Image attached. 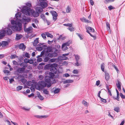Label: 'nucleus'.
I'll use <instances>...</instances> for the list:
<instances>
[{
	"label": "nucleus",
	"mask_w": 125,
	"mask_h": 125,
	"mask_svg": "<svg viewBox=\"0 0 125 125\" xmlns=\"http://www.w3.org/2000/svg\"><path fill=\"white\" fill-rule=\"evenodd\" d=\"M115 0H105L104 2L105 4H107L109 2H114Z\"/></svg>",
	"instance_id": "34"
},
{
	"label": "nucleus",
	"mask_w": 125,
	"mask_h": 125,
	"mask_svg": "<svg viewBox=\"0 0 125 125\" xmlns=\"http://www.w3.org/2000/svg\"><path fill=\"white\" fill-rule=\"evenodd\" d=\"M32 14L34 17H37L39 16V14L38 12H35L33 11L32 12Z\"/></svg>",
	"instance_id": "22"
},
{
	"label": "nucleus",
	"mask_w": 125,
	"mask_h": 125,
	"mask_svg": "<svg viewBox=\"0 0 125 125\" xmlns=\"http://www.w3.org/2000/svg\"><path fill=\"white\" fill-rule=\"evenodd\" d=\"M22 37V36L21 35H19L18 34H16V36L15 38V40H18L20 39Z\"/></svg>",
	"instance_id": "23"
},
{
	"label": "nucleus",
	"mask_w": 125,
	"mask_h": 125,
	"mask_svg": "<svg viewBox=\"0 0 125 125\" xmlns=\"http://www.w3.org/2000/svg\"><path fill=\"white\" fill-rule=\"evenodd\" d=\"M18 57V56H17L16 55L14 54L11 55L10 58L11 59H13L15 58L16 57Z\"/></svg>",
	"instance_id": "43"
},
{
	"label": "nucleus",
	"mask_w": 125,
	"mask_h": 125,
	"mask_svg": "<svg viewBox=\"0 0 125 125\" xmlns=\"http://www.w3.org/2000/svg\"><path fill=\"white\" fill-rule=\"evenodd\" d=\"M63 25L65 26L69 27H71L72 26V24L68 23L67 24H64Z\"/></svg>",
	"instance_id": "36"
},
{
	"label": "nucleus",
	"mask_w": 125,
	"mask_h": 125,
	"mask_svg": "<svg viewBox=\"0 0 125 125\" xmlns=\"http://www.w3.org/2000/svg\"><path fill=\"white\" fill-rule=\"evenodd\" d=\"M26 79L24 78H22L21 80V81L23 83H25L26 82Z\"/></svg>",
	"instance_id": "58"
},
{
	"label": "nucleus",
	"mask_w": 125,
	"mask_h": 125,
	"mask_svg": "<svg viewBox=\"0 0 125 125\" xmlns=\"http://www.w3.org/2000/svg\"><path fill=\"white\" fill-rule=\"evenodd\" d=\"M114 110L116 112L118 113L120 112V108L119 107H115L114 108Z\"/></svg>",
	"instance_id": "30"
},
{
	"label": "nucleus",
	"mask_w": 125,
	"mask_h": 125,
	"mask_svg": "<svg viewBox=\"0 0 125 125\" xmlns=\"http://www.w3.org/2000/svg\"><path fill=\"white\" fill-rule=\"evenodd\" d=\"M52 53L53 55V57H55L57 56L58 55V54L57 52H54L53 53Z\"/></svg>",
	"instance_id": "62"
},
{
	"label": "nucleus",
	"mask_w": 125,
	"mask_h": 125,
	"mask_svg": "<svg viewBox=\"0 0 125 125\" xmlns=\"http://www.w3.org/2000/svg\"><path fill=\"white\" fill-rule=\"evenodd\" d=\"M32 30V28L31 26H30L27 28L24 29V30L25 32L27 33H30L31 32Z\"/></svg>",
	"instance_id": "11"
},
{
	"label": "nucleus",
	"mask_w": 125,
	"mask_h": 125,
	"mask_svg": "<svg viewBox=\"0 0 125 125\" xmlns=\"http://www.w3.org/2000/svg\"><path fill=\"white\" fill-rule=\"evenodd\" d=\"M46 0H39L40 2V5L43 8H44L47 7L48 5L47 3L44 1Z\"/></svg>",
	"instance_id": "8"
},
{
	"label": "nucleus",
	"mask_w": 125,
	"mask_h": 125,
	"mask_svg": "<svg viewBox=\"0 0 125 125\" xmlns=\"http://www.w3.org/2000/svg\"><path fill=\"white\" fill-rule=\"evenodd\" d=\"M38 42V38H36L34 40V43L33 44V46H36Z\"/></svg>",
	"instance_id": "28"
},
{
	"label": "nucleus",
	"mask_w": 125,
	"mask_h": 125,
	"mask_svg": "<svg viewBox=\"0 0 125 125\" xmlns=\"http://www.w3.org/2000/svg\"><path fill=\"white\" fill-rule=\"evenodd\" d=\"M59 59L60 60H62L67 59L68 58L67 57H64L62 55V56H59Z\"/></svg>",
	"instance_id": "27"
},
{
	"label": "nucleus",
	"mask_w": 125,
	"mask_h": 125,
	"mask_svg": "<svg viewBox=\"0 0 125 125\" xmlns=\"http://www.w3.org/2000/svg\"><path fill=\"white\" fill-rule=\"evenodd\" d=\"M108 8L109 10H111L112 9H115V8L112 5H110L108 7Z\"/></svg>",
	"instance_id": "44"
},
{
	"label": "nucleus",
	"mask_w": 125,
	"mask_h": 125,
	"mask_svg": "<svg viewBox=\"0 0 125 125\" xmlns=\"http://www.w3.org/2000/svg\"><path fill=\"white\" fill-rule=\"evenodd\" d=\"M42 61V59L41 58H38L37 60V61L38 62H40Z\"/></svg>",
	"instance_id": "61"
},
{
	"label": "nucleus",
	"mask_w": 125,
	"mask_h": 125,
	"mask_svg": "<svg viewBox=\"0 0 125 125\" xmlns=\"http://www.w3.org/2000/svg\"><path fill=\"white\" fill-rule=\"evenodd\" d=\"M117 83H116L117 87L119 91L121 90V83L119 80H117Z\"/></svg>",
	"instance_id": "12"
},
{
	"label": "nucleus",
	"mask_w": 125,
	"mask_h": 125,
	"mask_svg": "<svg viewBox=\"0 0 125 125\" xmlns=\"http://www.w3.org/2000/svg\"><path fill=\"white\" fill-rule=\"evenodd\" d=\"M104 63H102L101 64V69L102 71L103 72H104Z\"/></svg>",
	"instance_id": "33"
},
{
	"label": "nucleus",
	"mask_w": 125,
	"mask_h": 125,
	"mask_svg": "<svg viewBox=\"0 0 125 125\" xmlns=\"http://www.w3.org/2000/svg\"><path fill=\"white\" fill-rule=\"evenodd\" d=\"M67 29L71 31L72 32L73 31L74 28L72 27H69L67 28Z\"/></svg>",
	"instance_id": "50"
},
{
	"label": "nucleus",
	"mask_w": 125,
	"mask_h": 125,
	"mask_svg": "<svg viewBox=\"0 0 125 125\" xmlns=\"http://www.w3.org/2000/svg\"><path fill=\"white\" fill-rule=\"evenodd\" d=\"M52 66L50 68V71L52 72L54 74H56L57 72V69L56 67L57 66V64L54 63L52 64Z\"/></svg>",
	"instance_id": "6"
},
{
	"label": "nucleus",
	"mask_w": 125,
	"mask_h": 125,
	"mask_svg": "<svg viewBox=\"0 0 125 125\" xmlns=\"http://www.w3.org/2000/svg\"><path fill=\"white\" fill-rule=\"evenodd\" d=\"M41 18L45 22V20L46 19L44 15L43 14H42L41 15Z\"/></svg>",
	"instance_id": "42"
},
{
	"label": "nucleus",
	"mask_w": 125,
	"mask_h": 125,
	"mask_svg": "<svg viewBox=\"0 0 125 125\" xmlns=\"http://www.w3.org/2000/svg\"><path fill=\"white\" fill-rule=\"evenodd\" d=\"M38 96L40 100H42L44 99L43 96H42L40 93L38 94Z\"/></svg>",
	"instance_id": "35"
},
{
	"label": "nucleus",
	"mask_w": 125,
	"mask_h": 125,
	"mask_svg": "<svg viewBox=\"0 0 125 125\" xmlns=\"http://www.w3.org/2000/svg\"><path fill=\"white\" fill-rule=\"evenodd\" d=\"M80 20L82 22H84L85 23H91V21H89L87 19H86L85 18L83 17L80 19Z\"/></svg>",
	"instance_id": "15"
},
{
	"label": "nucleus",
	"mask_w": 125,
	"mask_h": 125,
	"mask_svg": "<svg viewBox=\"0 0 125 125\" xmlns=\"http://www.w3.org/2000/svg\"><path fill=\"white\" fill-rule=\"evenodd\" d=\"M105 79L107 81L109 80L110 79V76L109 74L106 72H105Z\"/></svg>",
	"instance_id": "25"
},
{
	"label": "nucleus",
	"mask_w": 125,
	"mask_h": 125,
	"mask_svg": "<svg viewBox=\"0 0 125 125\" xmlns=\"http://www.w3.org/2000/svg\"><path fill=\"white\" fill-rule=\"evenodd\" d=\"M47 57L49 58L53 57V55L52 53H49L47 55Z\"/></svg>",
	"instance_id": "47"
},
{
	"label": "nucleus",
	"mask_w": 125,
	"mask_h": 125,
	"mask_svg": "<svg viewBox=\"0 0 125 125\" xmlns=\"http://www.w3.org/2000/svg\"><path fill=\"white\" fill-rule=\"evenodd\" d=\"M47 83L43 81H39L38 84V89L39 90H42L46 86H47Z\"/></svg>",
	"instance_id": "3"
},
{
	"label": "nucleus",
	"mask_w": 125,
	"mask_h": 125,
	"mask_svg": "<svg viewBox=\"0 0 125 125\" xmlns=\"http://www.w3.org/2000/svg\"><path fill=\"white\" fill-rule=\"evenodd\" d=\"M3 72L5 73H6L7 74L10 73V72L8 70H4Z\"/></svg>",
	"instance_id": "52"
},
{
	"label": "nucleus",
	"mask_w": 125,
	"mask_h": 125,
	"mask_svg": "<svg viewBox=\"0 0 125 125\" xmlns=\"http://www.w3.org/2000/svg\"><path fill=\"white\" fill-rule=\"evenodd\" d=\"M11 23L12 24L15 25H17V23L16 21L14 20H12L11 21Z\"/></svg>",
	"instance_id": "40"
},
{
	"label": "nucleus",
	"mask_w": 125,
	"mask_h": 125,
	"mask_svg": "<svg viewBox=\"0 0 125 125\" xmlns=\"http://www.w3.org/2000/svg\"><path fill=\"white\" fill-rule=\"evenodd\" d=\"M10 28L13 31H19L21 30V27L20 26H19L18 27L16 25L15 26H12Z\"/></svg>",
	"instance_id": "9"
},
{
	"label": "nucleus",
	"mask_w": 125,
	"mask_h": 125,
	"mask_svg": "<svg viewBox=\"0 0 125 125\" xmlns=\"http://www.w3.org/2000/svg\"><path fill=\"white\" fill-rule=\"evenodd\" d=\"M6 32L7 35H10L12 34V32L9 28H7L1 30L0 32V39H2L5 36Z\"/></svg>",
	"instance_id": "2"
},
{
	"label": "nucleus",
	"mask_w": 125,
	"mask_h": 125,
	"mask_svg": "<svg viewBox=\"0 0 125 125\" xmlns=\"http://www.w3.org/2000/svg\"><path fill=\"white\" fill-rule=\"evenodd\" d=\"M120 96L123 99L125 98V96L123 95V94L121 93H120Z\"/></svg>",
	"instance_id": "57"
},
{
	"label": "nucleus",
	"mask_w": 125,
	"mask_h": 125,
	"mask_svg": "<svg viewBox=\"0 0 125 125\" xmlns=\"http://www.w3.org/2000/svg\"><path fill=\"white\" fill-rule=\"evenodd\" d=\"M83 104L85 106H87L88 105V103L84 100L83 102Z\"/></svg>",
	"instance_id": "38"
},
{
	"label": "nucleus",
	"mask_w": 125,
	"mask_h": 125,
	"mask_svg": "<svg viewBox=\"0 0 125 125\" xmlns=\"http://www.w3.org/2000/svg\"><path fill=\"white\" fill-rule=\"evenodd\" d=\"M8 42L6 41H2L1 42V46L2 47H4L8 45Z\"/></svg>",
	"instance_id": "29"
},
{
	"label": "nucleus",
	"mask_w": 125,
	"mask_h": 125,
	"mask_svg": "<svg viewBox=\"0 0 125 125\" xmlns=\"http://www.w3.org/2000/svg\"><path fill=\"white\" fill-rule=\"evenodd\" d=\"M45 33L47 37H49L51 38H53V36L51 34L49 33L48 32H45Z\"/></svg>",
	"instance_id": "31"
},
{
	"label": "nucleus",
	"mask_w": 125,
	"mask_h": 125,
	"mask_svg": "<svg viewBox=\"0 0 125 125\" xmlns=\"http://www.w3.org/2000/svg\"><path fill=\"white\" fill-rule=\"evenodd\" d=\"M76 34L80 38L81 40H82L83 39V36L82 35L80 34L79 33H77Z\"/></svg>",
	"instance_id": "46"
},
{
	"label": "nucleus",
	"mask_w": 125,
	"mask_h": 125,
	"mask_svg": "<svg viewBox=\"0 0 125 125\" xmlns=\"http://www.w3.org/2000/svg\"><path fill=\"white\" fill-rule=\"evenodd\" d=\"M101 101L105 103L106 102V100L105 99H103L102 98H100Z\"/></svg>",
	"instance_id": "63"
},
{
	"label": "nucleus",
	"mask_w": 125,
	"mask_h": 125,
	"mask_svg": "<svg viewBox=\"0 0 125 125\" xmlns=\"http://www.w3.org/2000/svg\"><path fill=\"white\" fill-rule=\"evenodd\" d=\"M50 12L51 13L53 16V20L54 21H55L57 19V17L58 16L57 13L54 10L50 11Z\"/></svg>",
	"instance_id": "7"
},
{
	"label": "nucleus",
	"mask_w": 125,
	"mask_h": 125,
	"mask_svg": "<svg viewBox=\"0 0 125 125\" xmlns=\"http://www.w3.org/2000/svg\"><path fill=\"white\" fill-rule=\"evenodd\" d=\"M55 48L59 49H60L61 47L59 45H56L55 46Z\"/></svg>",
	"instance_id": "64"
},
{
	"label": "nucleus",
	"mask_w": 125,
	"mask_h": 125,
	"mask_svg": "<svg viewBox=\"0 0 125 125\" xmlns=\"http://www.w3.org/2000/svg\"><path fill=\"white\" fill-rule=\"evenodd\" d=\"M62 50L64 51L67 50L68 49V48L67 47V46H65V47H63V48H62Z\"/></svg>",
	"instance_id": "59"
},
{
	"label": "nucleus",
	"mask_w": 125,
	"mask_h": 125,
	"mask_svg": "<svg viewBox=\"0 0 125 125\" xmlns=\"http://www.w3.org/2000/svg\"><path fill=\"white\" fill-rule=\"evenodd\" d=\"M119 94H117V97L115 98V99L117 100V101H119Z\"/></svg>",
	"instance_id": "60"
},
{
	"label": "nucleus",
	"mask_w": 125,
	"mask_h": 125,
	"mask_svg": "<svg viewBox=\"0 0 125 125\" xmlns=\"http://www.w3.org/2000/svg\"><path fill=\"white\" fill-rule=\"evenodd\" d=\"M44 80L45 82L47 83V87L49 88L51 86V80L50 77L48 75L44 77Z\"/></svg>",
	"instance_id": "5"
},
{
	"label": "nucleus",
	"mask_w": 125,
	"mask_h": 125,
	"mask_svg": "<svg viewBox=\"0 0 125 125\" xmlns=\"http://www.w3.org/2000/svg\"><path fill=\"white\" fill-rule=\"evenodd\" d=\"M78 71L77 70H74L73 71V73L74 74H77L78 73Z\"/></svg>",
	"instance_id": "55"
},
{
	"label": "nucleus",
	"mask_w": 125,
	"mask_h": 125,
	"mask_svg": "<svg viewBox=\"0 0 125 125\" xmlns=\"http://www.w3.org/2000/svg\"><path fill=\"white\" fill-rule=\"evenodd\" d=\"M75 58L76 61L77 62L80 59V56L78 55H77L75 56Z\"/></svg>",
	"instance_id": "49"
},
{
	"label": "nucleus",
	"mask_w": 125,
	"mask_h": 125,
	"mask_svg": "<svg viewBox=\"0 0 125 125\" xmlns=\"http://www.w3.org/2000/svg\"><path fill=\"white\" fill-rule=\"evenodd\" d=\"M36 10L37 12L39 13H41L43 11L42 9L40 7H36Z\"/></svg>",
	"instance_id": "19"
},
{
	"label": "nucleus",
	"mask_w": 125,
	"mask_h": 125,
	"mask_svg": "<svg viewBox=\"0 0 125 125\" xmlns=\"http://www.w3.org/2000/svg\"><path fill=\"white\" fill-rule=\"evenodd\" d=\"M34 117L39 118H47L48 116L47 115H34Z\"/></svg>",
	"instance_id": "20"
},
{
	"label": "nucleus",
	"mask_w": 125,
	"mask_h": 125,
	"mask_svg": "<svg viewBox=\"0 0 125 125\" xmlns=\"http://www.w3.org/2000/svg\"><path fill=\"white\" fill-rule=\"evenodd\" d=\"M56 60V59L55 58H52L50 59L49 60L50 62H55Z\"/></svg>",
	"instance_id": "45"
},
{
	"label": "nucleus",
	"mask_w": 125,
	"mask_h": 125,
	"mask_svg": "<svg viewBox=\"0 0 125 125\" xmlns=\"http://www.w3.org/2000/svg\"><path fill=\"white\" fill-rule=\"evenodd\" d=\"M43 43H40L39 44H38L37 45L38 46H39L37 47L36 49L38 51H42V47L40 46V44L41 45H43Z\"/></svg>",
	"instance_id": "17"
},
{
	"label": "nucleus",
	"mask_w": 125,
	"mask_h": 125,
	"mask_svg": "<svg viewBox=\"0 0 125 125\" xmlns=\"http://www.w3.org/2000/svg\"><path fill=\"white\" fill-rule=\"evenodd\" d=\"M18 47L20 49H22L23 51L25 50L26 48V46L22 43L19 44L18 46Z\"/></svg>",
	"instance_id": "10"
},
{
	"label": "nucleus",
	"mask_w": 125,
	"mask_h": 125,
	"mask_svg": "<svg viewBox=\"0 0 125 125\" xmlns=\"http://www.w3.org/2000/svg\"><path fill=\"white\" fill-rule=\"evenodd\" d=\"M106 28L108 30H110V25L109 23L108 22H107L106 23Z\"/></svg>",
	"instance_id": "37"
},
{
	"label": "nucleus",
	"mask_w": 125,
	"mask_h": 125,
	"mask_svg": "<svg viewBox=\"0 0 125 125\" xmlns=\"http://www.w3.org/2000/svg\"><path fill=\"white\" fill-rule=\"evenodd\" d=\"M71 9L69 6H67L66 9V12L67 13H68L70 12Z\"/></svg>",
	"instance_id": "39"
},
{
	"label": "nucleus",
	"mask_w": 125,
	"mask_h": 125,
	"mask_svg": "<svg viewBox=\"0 0 125 125\" xmlns=\"http://www.w3.org/2000/svg\"><path fill=\"white\" fill-rule=\"evenodd\" d=\"M25 56L27 58H29L30 57V54L26 52L25 54Z\"/></svg>",
	"instance_id": "56"
},
{
	"label": "nucleus",
	"mask_w": 125,
	"mask_h": 125,
	"mask_svg": "<svg viewBox=\"0 0 125 125\" xmlns=\"http://www.w3.org/2000/svg\"><path fill=\"white\" fill-rule=\"evenodd\" d=\"M46 33H42L41 34L42 37L44 39H46Z\"/></svg>",
	"instance_id": "54"
},
{
	"label": "nucleus",
	"mask_w": 125,
	"mask_h": 125,
	"mask_svg": "<svg viewBox=\"0 0 125 125\" xmlns=\"http://www.w3.org/2000/svg\"><path fill=\"white\" fill-rule=\"evenodd\" d=\"M25 68H20L17 70V71L19 73H23L24 72Z\"/></svg>",
	"instance_id": "14"
},
{
	"label": "nucleus",
	"mask_w": 125,
	"mask_h": 125,
	"mask_svg": "<svg viewBox=\"0 0 125 125\" xmlns=\"http://www.w3.org/2000/svg\"><path fill=\"white\" fill-rule=\"evenodd\" d=\"M71 43V41H69L67 42L63 43L62 45V48H63V47H65V46H69L70 44Z\"/></svg>",
	"instance_id": "13"
},
{
	"label": "nucleus",
	"mask_w": 125,
	"mask_h": 125,
	"mask_svg": "<svg viewBox=\"0 0 125 125\" xmlns=\"http://www.w3.org/2000/svg\"><path fill=\"white\" fill-rule=\"evenodd\" d=\"M50 58L48 57H45L43 60V61L45 62H47L49 60Z\"/></svg>",
	"instance_id": "48"
},
{
	"label": "nucleus",
	"mask_w": 125,
	"mask_h": 125,
	"mask_svg": "<svg viewBox=\"0 0 125 125\" xmlns=\"http://www.w3.org/2000/svg\"><path fill=\"white\" fill-rule=\"evenodd\" d=\"M20 66L21 67H22V68H25L27 67L28 64L27 63H26L25 62H23L20 63Z\"/></svg>",
	"instance_id": "18"
},
{
	"label": "nucleus",
	"mask_w": 125,
	"mask_h": 125,
	"mask_svg": "<svg viewBox=\"0 0 125 125\" xmlns=\"http://www.w3.org/2000/svg\"><path fill=\"white\" fill-rule=\"evenodd\" d=\"M73 82V80L71 79H67L64 81V83H71Z\"/></svg>",
	"instance_id": "26"
},
{
	"label": "nucleus",
	"mask_w": 125,
	"mask_h": 125,
	"mask_svg": "<svg viewBox=\"0 0 125 125\" xmlns=\"http://www.w3.org/2000/svg\"><path fill=\"white\" fill-rule=\"evenodd\" d=\"M60 89L58 88H56L54 91V94H57L60 92Z\"/></svg>",
	"instance_id": "41"
},
{
	"label": "nucleus",
	"mask_w": 125,
	"mask_h": 125,
	"mask_svg": "<svg viewBox=\"0 0 125 125\" xmlns=\"http://www.w3.org/2000/svg\"><path fill=\"white\" fill-rule=\"evenodd\" d=\"M22 22H26L27 23L31 21L30 18H22Z\"/></svg>",
	"instance_id": "24"
},
{
	"label": "nucleus",
	"mask_w": 125,
	"mask_h": 125,
	"mask_svg": "<svg viewBox=\"0 0 125 125\" xmlns=\"http://www.w3.org/2000/svg\"><path fill=\"white\" fill-rule=\"evenodd\" d=\"M52 66V64L50 63L47 64L45 66L44 68L45 69H50V68Z\"/></svg>",
	"instance_id": "21"
},
{
	"label": "nucleus",
	"mask_w": 125,
	"mask_h": 125,
	"mask_svg": "<svg viewBox=\"0 0 125 125\" xmlns=\"http://www.w3.org/2000/svg\"><path fill=\"white\" fill-rule=\"evenodd\" d=\"M26 5L28 7L26 6H23L22 8V9L21 10V12L24 14L26 15L29 16L30 15V7L31 6V4L30 3H27Z\"/></svg>",
	"instance_id": "1"
},
{
	"label": "nucleus",
	"mask_w": 125,
	"mask_h": 125,
	"mask_svg": "<svg viewBox=\"0 0 125 125\" xmlns=\"http://www.w3.org/2000/svg\"><path fill=\"white\" fill-rule=\"evenodd\" d=\"M24 61L26 63H29L30 64H32L33 62V61L32 59L29 60L28 59L26 58L24 59Z\"/></svg>",
	"instance_id": "16"
},
{
	"label": "nucleus",
	"mask_w": 125,
	"mask_h": 125,
	"mask_svg": "<svg viewBox=\"0 0 125 125\" xmlns=\"http://www.w3.org/2000/svg\"><path fill=\"white\" fill-rule=\"evenodd\" d=\"M23 87V86H19L17 87V90L19 91Z\"/></svg>",
	"instance_id": "51"
},
{
	"label": "nucleus",
	"mask_w": 125,
	"mask_h": 125,
	"mask_svg": "<svg viewBox=\"0 0 125 125\" xmlns=\"http://www.w3.org/2000/svg\"><path fill=\"white\" fill-rule=\"evenodd\" d=\"M86 31L89 34L91 37L94 38V40H95L96 39L95 36V35H93L90 32H94V29L93 28L89 27H86Z\"/></svg>",
	"instance_id": "4"
},
{
	"label": "nucleus",
	"mask_w": 125,
	"mask_h": 125,
	"mask_svg": "<svg viewBox=\"0 0 125 125\" xmlns=\"http://www.w3.org/2000/svg\"><path fill=\"white\" fill-rule=\"evenodd\" d=\"M43 92L44 94H47L49 93V92L47 89H44L43 91Z\"/></svg>",
	"instance_id": "53"
},
{
	"label": "nucleus",
	"mask_w": 125,
	"mask_h": 125,
	"mask_svg": "<svg viewBox=\"0 0 125 125\" xmlns=\"http://www.w3.org/2000/svg\"><path fill=\"white\" fill-rule=\"evenodd\" d=\"M21 16V14L19 12H17L15 15V17L17 19H18V18H20Z\"/></svg>",
	"instance_id": "32"
}]
</instances>
